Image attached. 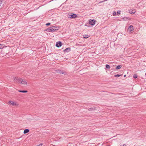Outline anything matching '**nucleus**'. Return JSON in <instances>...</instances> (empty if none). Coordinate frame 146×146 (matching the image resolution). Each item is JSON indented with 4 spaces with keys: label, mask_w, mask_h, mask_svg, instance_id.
<instances>
[{
    "label": "nucleus",
    "mask_w": 146,
    "mask_h": 146,
    "mask_svg": "<svg viewBox=\"0 0 146 146\" xmlns=\"http://www.w3.org/2000/svg\"><path fill=\"white\" fill-rule=\"evenodd\" d=\"M67 16L70 19H75L78 16L77 14L72 13L68 14Z\"/></svg>",
    "instance_id": "obj_1"
},
{
    "label": "nucleus",
    "mask_w": 146,
    "mask_h": 146,
    "mask_svg": "<svg viewBox=\"0 0 146 146\" xmlns=\"http://www.w3.org/2000/svg\"><path fill=\"white\" fill-rule=\"evenodd\" d=\"M56 26H53L50 27V28L51 29V32H53L56 31L58 30L59 29V27H56Z\"/></svg>",
    "instance_id": "obj_2"
},
{
    "label": "nucleus",
    "mask_w": 146,
    "mask_h": 146,
    "mask_svg": "<svg viewBox=\"0 0 146 146\" xmlns=\"http://www.w3.org/2000/svg\"><path fill=\"white\" fill-rule=\"evenodd\" d=\"M22 79L20 78L15 77L14 78V80L15 82L18 83H21Z\"/></svg>",
    "instance_id": "obj_3"
},
{
    "label": "nucleus",
    "mask_w": 146,
    "mask_h": 146,
    "mask_svg": "<svg viewBox=\"0 0 146 146\" xmlns=\"http://www.w3.org/2000/svg\"><path fill=\"white\" fill-rule=\"evenodd\" d=\"M133 27L132 25H130L127 29V31L129 32H131L133 30Z\"/></svg>",
    "instance_id": "obj_4"
},
{
    "label": "nucleus",
    "mask_w": 146,
    "mask_h": 146,
    "mask_svg": "<svg viewBox=\"0 0 146 146\" xmlns=\"http://www.w3.org/2000/svg\"><path fill=\"white\" fill-rule=\"evenodd\" d=\"M96 23V20L94 19H90L89 21V24L92 25H94Z\"/></svg>",
    "instance_id": "obj_5"
},
{
    "label": "nucleus",
    "mask_w": 146,
    "mask_h": 146,
    "mask_svg": "<svg viewBox=\"0 0 146 146\" xmlns=\"http://www.w3.org/2000/svg\"><path fill=\"white\" fill-rule=\"evenodd\" d=\"M62 46V42L60 41H58L56 42V46L57 47H60Z\"/></svg>",
    "instance_id": "obj_6"
},
{
    "label": "nucleus",
    "mask_w": 146,
    "mask_h": 146,
    "mask_svg": "<svg viewBox=\"0 0 146 146\" xmlns=\"http://www.w3.org/2000/svg\"><path fill=\"white\" fill-rule=\"evenodd\" d=\"M55 72H56L57 73H58L60 74H64V72L62 71H61L59 70H55Z\"/></svg>",
    "instance_id": "obj_7"
},
{
    "label": "nucleus",
    "mask_w": 146,
    "mask_h": 146,
    "mask_svg": "<svg viewBox=\"0 0 146 146\" xmlns=\"http://www.w3.org/2000/svg\"><path fill=\"white\" fill-rule=\"evenodd\" d=\"M71 50V48L70 47H68L64 50V52H68Z\"/></svg>",
    "instance_id": "obj_8"
},
{
    "label": "nucleus",
    "mask_w": 146,
    "mask_h": 146,
    "mask_svg": "<svg viewBox=\"0 0 146 146\" xmlns=\"http://www.w3.org/2000/svg\"><path fill=\"white\" fill-rule=\"evenodd\" d=\"M129 12L131 14H133L135 13V10H133L131 9L129 10Z\"/></svg>",
    "instance_id": "obj_9"
},
{
    "label": "nucleus",
    "mask_w": 146,
    "mask_h": 146,
    "mask_svg": "<svg viewBox=\"0 0 146 146\" xmlns=\"http://www.w3.org/2000/svg\"><path fill=\"white\" fill-rule=\"evenodd\" d=\"M21 84H27V82L25 81V80H23L22 79L21 80Z\"/></svg>",
    "instance_id": "obj_10"
},
{
    "label": "nucleus",
    "mask_w": 146,
    "mask_h": 146,
    "mask_svg": "<svg viewBox=\"0 0 146 146\" xmlns=\"http://www.w3.org/2000/svg\"><path fill=\"white\" fill-rule=\"evenodd\" d=\"M8 103L10 104L12 106H15L16 105V104L14 102L11 101H9L8 102Z\"/></svg>",
    "instance_id": "obj_11"
},
{
    "label": "nucleus",
    "mask_w": 146,
    "mask_h": 146,
    "mask_svg": "<svg viewBox=\"0 0 146 146\" xmlns=\"http://www.w3.org/2000/svg\"><path fill=\"white\" fill-rule=\"evenodd\" d=\"M29 131V130L28 129H25L23 132L24 134H26L28 133Z\"/></svg>",
    "instance_id": "obj_12"
},
{
    "label": "nucleus",
    "mask_w": 146,
    "mask_h": 146,
    "mask_svg": "<svg viewBox=\"0 0 146 146\" xmlns=\"http://www.w3.org/2000/svg\"><path fill=\"white\" fill-rule=\"evenodd\" d=\"M18 92H21V93H27L28 92L27 91V90H19Z\"/></svg>",
    "instance_id": "obj_13"
},
{
    "label": "nucleus",
    "mask_w": 146,
    "mask_h": 146,
    "mask_svg": "<svg viewBox=\"0 0 146 146\" xmlns=\"http://www.w3.org/2000/svg\"><path fill=\"white\" fill-rule=\"evenodd\" d=\"M5 47H6V46H5L4 44H0V49H3Z\"/></svg>",
    "instance_id": "obj_14"
},
{
    "label": "nucleus",
    "mask_w": 146,
    "mask_h": 146,
    "mask_svg": "<svg viewBox=\"0 0 146 146\" xmlns=\"http://www.w3.org/2000/svg\"><path fill=\"white\" fill-rule=\"evenodd\" d=\"M51 29L50 28V27L46 29L45 30V31L47 32H51Z\"/></svg>",
    "instance_id": "obj_15"
},
{
    "label": "nucleus",
    "mask_w": 146,
    "mask_h": 146,
    "mask_svg": "<svg viewBox=\"0 0 146 146\" xmlns=\"http://www.w3.org/2000/svg\"><path fill=\"white\" fill-rule=\"evenodd\" d=\"M89 36H90L88 35H83V37L85 38H88Z\"/></svg>",
    "instance_id": "obj_16"
},
{
    "label": "nucleus",
    "mask_w": 146,
    "mask_h": 146,
    "mask_svg": "<svg viewBox=\"0 0 146 146\" xmlns=\"http://www.w3.org/2000/svg\"><path fill=\"white\" fill-rule=\"evenodd\" d=\"M122 67V66L120 65H119L117 66L116 67V69H119L120 68H121V67Z\"/></svg>",
    "instance_id": "obj_17"
},
{
    "label": "nucleus",
    "mask_w": 146,
    "mask_h": 146,
    "mask_svg": "<svg viewBox=\"0 0 146 146\" xmlns=\"http://www.w3.org/2000/svg\"><path fill=\"white\" fill-rule=\"evenodd\" d=\"M121 75H122L121 74H116V75H114V76L115 77H118L121 76Z\"/></svg>",
    "instance_id": "obj_18"
},
{
    "label": "nucleus",
    "mask_w": 146,
    "mask_h": 146,
    "mask_svg": "<svg viewBox=\"0 0 146 146\" xmlns=\"http://www.w3.org/2000/svg\"><path fill=\"white\" fill-rule=\"evenodd\" d=\"M106 67L107 69H110V66L108 64H106Z\"/></svg>",
    "instance_id": "obj_19"
},
{
    "label": "nucleus",
    "mask_w": 146,
    "mask_h": 146,
    "mask_svg": "<svg viewBox=\"0 0 146 146\" xmlns=\"http://www.w3.org/2000/svg\"><path fill=\"white\" fill-rule=\"evenodd\" d=\"M137 77V74H134L133 75V77L134 78H136Z\"/></svg>",
    "instance_id": "obj_20"
},
{
    "label": "nucleus",
    "mask_w": 146,
    "mask_h": 146,
    "mask_svg": "<svg viewBox=\"0 0 146 146\" xmlns=\"http://www.w3.org/2000/svg\"><path fill=\"white\" fill-rule=\"evenodd\" d=\"M124 19V20H127V19H128V20H130V18L129 17H124V18H123Z\"/></svg>",
    "instance_id": "obj_21"
},
{
    "label": "nucleus",
    "mask_w": 146,
    "mask_h": 146,
    "mask_svg": "<svg viewBox=\"0 0 146 146\" xmlns=\"http://www.w3.org/2000/svg\"><path fill=\"white\" fill-rule=\"evenodd\" d=\"M94 109H94L93 108H90L88 109V110L91 111L93 110Z\"/></svg>",
    "instance_id": "obj_22"
},
{
    "label": "nucleus",
    "mask_w": 146,
    "mask_h": 146,
    "mask_svg": "<svg viewBox=\"0 0 146 146\" xmlns=\"http://www.w3.org/2000/svg\"><path fill=\"white\" fill-rule=\"evenodd\" d=\"M113 16H115L116 15V13L115 11H113Z\"/></svg>",
    "instance_id": "obj_23"
},
{
    "label": "nucleus",
    "mask_w": 146,
    "mask_h": 146,
    "mask_svg": "<svg viewBox=\"0 0 146 146\" xmlns=\"http://www.w3.org/2000/svg\"><path fill=\"white\" fill-rule=\"evenodd\" d=\"M50 23H47L46 24V26H49V25H50Z\"/></svg>",
    "instance_id": "obj_24"
},
{
    "label": "nucleus",
    "mask_w": 146,
    "mask_h": 146,
    "mask_svg": "<svg viewBox=\"0 0 146 146\" xmlns=\"http://www.w3.org/2000/svg\"><path fill=\"white\" fill-rule=\"evenodd\" d=\"M107 1V0H105L103 1H100V2H99V3H101L105 2V1Z\"/></svg>",
    "instance_id": "obj_25"
},
{
    "label": "nucleus",
    "mask_w": 146,
    "mask_h": 146,
    "mask_svg": "<svg viewBox=\"0 0 146 146\" xmlns=\"http://www.w3.org/2000/svg\"><path fill=\"white\" fill-rule=\"evenodd\" d=\"M42 143H40L39 144V145H37L36 146H42Z\"/></svg>",
    "instance_id": "obj_26"
},
{
    "label": "nucleus",
    "mask_w": 146,
    "mask_h": 146,
    "mask_svg": "<svg viewBox=\"0 0 146 146\" xmlns=\"http://www.w3.org/2000/svg\"><path fill=\"white\" fill-rule=\"evenodd\" d=\"M3 0H0V6L2 4V3Z\"/></svg>",
    "instance_id": "obj_27"
},
{
    "label": "nucleus",
    "mask_w": 146,
    "mask_h": 146,
    "mask_svg": "<svg viewBox=\"0 0 146 146\" xmlns=\"http://www.w3.org/2000/svg\"><path fill=\"white\" fill-rule=\"evenodd\" d=\"M117 15H119L120 14V13L119 11H117Z\"/></svg>",
    "instance_id": "obj_28"
},
{
    "label": "nucleus",
    "mask_w": 146,
    "mask_h": 146,
    "mask_svg": "<svg viewBox=\"0 0 146 146\" xmlns=\"http://www.w3.org/2000/svg\"><path fill=\"white\" fill-rule=\"evenodd\" d=\"M120 146H121V145H120ZM122 146H126V145L125 144H124Z\"/></svg>",
    "instance_id": "obj_29"
},
{
    "label": "nucleus",
    "mask_w": 146,
    "mask_h": 146,
    "mask_svg": "<svg viewBox=\"0 0 146 146\" xmlns=\"http://www.w3.org/2000/svg\"><path fill=\"white\" fill-rule=\"evenodd\" d=\"M126 75H125L124 76V77H126Z\"/></svg>",
    "instance_id": "obj_30"
},
{
    "label": "nucleus",
    "mask_w": 146,
    "mask_h": 146,
    "mask_svg": "<svg viewBox=\"0 0 146 146\" xmlns=\"http://www.w3.org/2000/svg\"><path fill=\"white\" fill-rule=\"evenodd\" d=\"M120 94V93H118V94Z\"/></svg>",
    "instance_id": "obj_31"
}]
</instances>
